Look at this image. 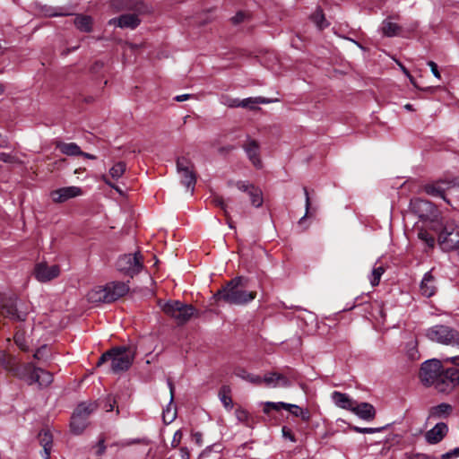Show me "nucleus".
<instances>
[{
    "instance_id": "obj_1",
    "label": "nucleus",
    "mask_w": 459,
    "mask_h": 459,
    "mask_svg": "<svg viewBox=\"0 0 459 459\" xmlns=\"http://www.w3.org/2000/svg\"><path fill=\"white\" fill-rule=\"evenodd\" d=\"M248 280L243 276H237L226 282L212 296V303L217 305L244 306L254 300L256 292L248 290Z\"/></svg>"
},
{
    "instance_id": "obj_2",
    "label": "nucleus",
    "mask_w": 459,
    "mask_h": 459,
    "mask_svg": "<svg viewBox=\"0 0 459 459\" xmlns=\"http://www.w3.org/2000/svg\"><path fill=\"white\" fill-rule=\"evenodd\" d=\"M6 368L13 376L25 381L30 385L37 384L39 388H45L53 382V375L50 372L36 367L32 362L22 365H10L6 366Z\"/></svg>"
},
{
    "instance_id": "obj_3",
    "label": "nucleus",
    "mask_w": 459,
    "mask_h": 459,
    "mask_svg": "<svg viewBox=\"0 0 459 459\" xmlns=\"http://www.w3.org/2000/svg\"><path fill=\"white\" fill-rule=\"evenodd\" d=\"M429 340L447 346L459 347V332L448 325H437L426 332Z\"/></svg>"
},
{
    "instance_id": "obj_4",
    "label": "nucleus",
    "mask_w": 459,
    "mask_h": 459,
    "mask_svg": "<svg viewBox=\"0 0 459 459\" xmlns=\"http://www.w3.org/2000/svg\"><path fill=\"white\" fill-rule=\"evenodd\" d=\"M437 244L445 252L459 248V223L455 220L446 221L437 237Z\"/></svg>"
},
{
    "instance_id": "obj_5",
    "label": "nucleus",
    "mask_w": 459,
    "mask_h": 459,
    "mask_svg": "<svg viewBox=\"0 0 459 459\" xmlns=\"http://www.w3.org/2000/svg\"><path fill=\"white\" fill-rule=\"evenodd\" d=\"M98 408L96 402H83L76 407L71 418V430L75 434L82 433L88 425V418Z\"/></svg>"
},
{
    "instance_id": "obj_6",
    "label": "nucleus",
    "mask_w": 459,
    "mask_h": 459,
    "mask_svg": "<svg viewBox=\"0 0 459 459\" xmlns=\"http://www.w3.org/2000/svg\"><path fill=\"white\" fill-rule=\"evenodd\" d=\"M135 356L133 346H120L111 349V368L114 372L126 370L132 365Z\"/></svg>"
},
{
    "instance_id": "obj_7",
    "label": "nucleus",
    "mask_w": 459,
    "mask_h": 459,
    "mask_svg": "<svg viewBox=\"0 0 459 459\" xmlns=\"http://www.w3.org/2000/svg\"><path fill=\"white\" fill-rule=\"evenodd\" d=\"M177 173L180 182L193 194L196 183V173L193 161L186 157H179L177 160Z\"/></svg>"
},
{
    "instance_id": "obj_8",
    "label": "nucleus",
    "mask_w": 459,
    "mask_h": 459,
    "mask_svg": "<svg viewBox=\"0 0 459 459\" xmlns=\"http://www.w3.org/2000/svg\"><path fill=\"white\" fill-rule=\"evenodd\" d=\"M443 370L442 362L437 359H428L421 364L419 377L420 382L426 385H434Z\"/></svg>"
},
{
    "instance_id": "obj_9",
    "label": "nucleus",
    "mask_w": 459,
    "mask_h": 459,
    "mask_svg": "<svg viewBox=\"0 0 459 459\" xmlns=\"http://www.w3.org/2000/svg\"><path fill=\"white\" fill-rule=\"evenodd\" d=\"M158 307L160 312L166 316H195L196 313L195 308L186 303H182L179 300H158Z\"/></svg>"
},
{
    "instance_id": "obj_10",
    "label": "nucleus",
    "mask_w": 459,
    "mask_h": 459,
    "mask_svg": "<svg viewBox=\"0 0 459 459\" xmlns=\"http://www.w3.org/2000/svg\"><path fill=\"white\" fill-rule=\"evenodd\" d=\"M459 385V369L450 368L443 369L434 385L439 393H449Z\"/></svg>"
},
{
    "instance_id": "obj_11",
    "label": "nucleus",
    "mask_w": 459,
    "mask_h": 459,
    "mask_svg": "<svg viewBox=\"0 0 459 459\" xmlns=\"http://www.w3.org/2000/svg\"><path fill=\"white\" fill-rule=\"evenodd\" d=\"M117 269L133 276L143 268V256L140 253L121 255L117 262Z\"/></svg>"
},
{
    "instance_id": "obj_12",
    "label": "nucleus",
    "mask_w": 459,
    "mask_h": 459,
    "mask_svg": "<svg viewBox=\"0 0 459 459\" xmlns=\"http://www.w3.org/2000/svg\"><path fill=\"white\" fill-rule=\"evenodd\" d=\"M308 320H305L303 317L299 318L298 325L302 326L306 325L305 331L307 333H318L320 335H325L328 333V327L331 325L326 323H334V317H307Z\"/></svg>"
},
{
    "instance_id": "obj_13",
    "label": "nucleus",
    "mask_w": 459,
    "mask_h": 459,
    "mask_svg": "<svg viewBox=\"0 0 459 459\" xmlns=\"http://www.w3.org/2000/svg\"><path fill=\"white\" fill-rule=\"evenodd\" d=\"M60 272L59 265H48L43 262L37 264L34 268L35 278L40 282H48L57 278Z\"/></svg>"
},
{
    "instance_id": "obj_14",
    "label": "nucleus",
    "mask_w": 459,
    "mask_h": 459,
    "mask_svg": "<svg viewBox=\"0 0 459 459\" xmlns=\"http://www.w3.org/2000/svg\"><path fill=\"white\" fill-rule=\"evenodd\" d=\"M82 195V190L78 186H65L54 190L50 193V196L55 203H65L71 198H74Z\"/></svg>"
},
{
    "instance_id": "obj_15",
    "label": "nucleus",
    "mask_w": 459,
    "mask_h": 459,
    "mask_svg": "<svg viewBox=\"0 0 459 459\" xmlns=\"http://www.w3.org/2000/svg\"><path fill=\"white\" fill-rule=\"evenodd\" d=\"M105 287L108 303L117 300L129 291V286L121 281H112L106 284Z\"/></svg>"
},
{
    "instance_id": "obj_16",
    "label": "nucleus",
    "mask_w": 459,
    "mask_h": 459,
    "mask_svg": "<svg viewBox=\"0 0 459 459\" xmlns=\"http://www.w3.org/2000/svg\"><path fill=\"white\" fill-rule=\"evenodd\" d=\"M451 186H452V182H450V181L437 180V181H434V182L426 184L423 186V190L429 195H431L434 197H441L444 200H446L445 193H446V191L450 189Z\"/></svg>"
},
{
    "instance_id": "obj_17",
    "label": "nucleus",
    "mask_w": 459,
    "mask_h": 459,
    "mask_svg": "<svg viewBox=\"0 0 459 459\" xmlns=\"http://www.w3.org/2000/svg\"><path fill=\"white\" fill-rule=\"evenodd\" d=\"M351 411L366 421H370L376 417V410L374 406L368 403H358L355 401Z\"/></svg>"
},
{
    "instance_id": "obj_18",
    "label": "nucleus",
    "mask_w": 459,
    "mask_h": 459,
    "mask_svg": "<svg viewBox=\"0 0 459 459\" xmlns=\"http://www.w3.org/2000/svg\"><path fill=\"white\" fill-rule=\"evenodd\" d=\"M108 24L116 25L120 28L134 29L140 24V20L136 14H123L117 18L108 21Z\"/></svg>"
},
{
    "instance_id": "obj_19",
    "label": "nucleus",
    "mask_w": 459,
    "mask_h": 459,
    "mask_svg": "<svg viewBox=\"0 0 459 459\" xmlns=\"http://www.w3.org/2000/svg\"><path fill=\"white\" fill-rule=\"evenodd\" d=\"M420 291L426 298H430L437 292L436 280L431 271L424 274L420 284Z\"/></svg>"
},
{
    "instance_id": "obj_20",
    "label": "nucleus",
    "mask_w": 459,
    "mask_h": 459,
    "mask_svg": "<svg viewBox=\"0 0 459 459\" xmlns=\"http://www.w3.org/2000/svg\"><path fill=\"white\" fill-rule=\"evenodd\" d=\"M448 428L446 424L440 422L436 424L431 429L427 431L425 438L429 444H437L440 442L446 435Z\"/></svg>"
},
{
    "instance_id": "obj_21",
    "label": "nucleus",
    "mask_w": 459,
    "mask_h": 459,
    "mask_svg": "<svg viewBox=\"0 0 459 459\" xmlns=\"http://www.w3.org/2000/svg\"><path fill=\"white\" fill-rule=\"evenodd\" d=\"M16 299L0 294V316H16Z\"/></svg>"
},
{
    "instance_id": "obj_22",
    "label": "nucleus",
    "mask_w": 459,
    "mask_h": 459,
    "mask_svg": "<svg viewBox=\"0 0 459 459\" xmlns=\"http://www.w3.org/2000/svg\"><path fill=\"white\" fill-rule=\"evenodd\" d=\"M244 149L253 165L256 168H260L262 162L259 156V145L257 142L255 140H248L244 145Z\"/></svg>"
},
{
    "instance_id": "obj_23",
    "label": "nucleus",
    "mask_w": 459,
    "mask_h": 459,
    "mask_svg": "<svg viewBox=\"0 0 459 459\" xmlns=\"http://www.w3.org/2000/svg\"><path fill=\"white\" fill-rule=\"evenodd\" d=\"M112 4L117 9H131L138 12L139 13H146L150 12V8L141 0H123L122 4H117L114 1Z\"/></svg>"
},
{
    "instance_id": "obj_24",
    "label": "nucleus",
    "mask_w": 459,
    "mask_h": 459,
    "mask_svg": "<svg viewBox=\"0 0 459 459\" xmlns=\"http://www.w3.org/2000/svg\"><path fill=\"white\" fill-rule=\"evenodd\" d=\"M15 318L18 319L19 325H17L18 330L14 334V342L22 351H28L30 350V344L26 336V330L21 328L24 320H22V317Z\"/></svg>"
},
{
    "instance_id": "obj_25",
    "label": "nucleus",
    "mask_w": 459,
    "mask_h": 459,
    "mask_svg": "<svg viewBox=\"0 0 459 459\" xmlns=\"http://www.w3.org/2000/svg\"><path fill=\"white\" fill-rule=\"evenodd\" d=\"M411 208L419 217L423 218L431 212L432 204L429 201L418 198L411 201Z\"/></svg>"
},
{
    "instance_id": "obj_26",
    "label": "nucleus",
    "mask_w": 459,
    "mask_h": 459,
    "mask_svg": "<svg viewBox=\"0 0 459 459\" xmlns=\"http://www.w3.org/2000/svg\"><path fill=\"white\" fill-rule=\"evenodd\" d=\"M87 299L93 304L108 303L105 286H96L87 294Z\"/></svg>"
},
{
    "instance_id": "obj_27",
    "label": "nucleus",
    "mask_w": 459,
    "mask_h": 459,
    "mask_svg": "<svg viewBox=\"0 0 459 459\" xmlns=\"http://www.w3.org/2000/svg\"><path fill=\"white\" fill-rule=\"evenodd\" d=\"M38 438L39 444L43 447V456L45 459H48L50 455V451L52 448L53 437L48 429H42L39 435Z\"/></svg>"
},
{
    "instance_id": "obj_28",
    "label": "nucleus",
    "mask_w": 459,
    "mask_h": 459,
    "mask_svg": "<svg viewBox=\"0 0 459 459\" xmlns=\"http://www.w3.org/2000/svg\"><path fill=\"white\" fill-rule=\"evenodd\" d=\"M332 399L336 406L348 411L351 410L355 403V400L351 399L348 394L338 391H334L332 394Z\"/></svg>"
},
{
    "instance_id": "obj_29",
    "label": "nucleus",
    "mask_w": 459,
    "mask_h": 459,
    "mask_svg": "<svg viewBox=\"0 0 459 459\" xmlns=\"http://www.w3.org/2000/svg\"><path fill=\"white\" fill-rule=\"evenodd\" d=\"M453 411V407L446 403L433 406L429 410V417L434 419H442L448 417Z\"/></svg>"
},
{
    "instance_id": "obj_30",
    "label": "nucleus",
    "mask_w": 459,
    "mask_h": 459,
    "mask_svg": "<svg viewBox=\"0 0 459 459\" xmlns=\"http://www.w3.org/2000/svg\"><path fill=\"white\" fill-rule=\"evenodd\" d=\"M57 148L63 154L68 156H77L82 153L81 148L75 143H61L57 144Z\"/></svg>"
},
{
    "instance_id": "obj_31",
    "label": "nucleus",
    "mask_w": 459,
    "mask_h": 459,
    "mask_svg": "<svg viewBox=\"0 0 459 459\" xmlns=\"http://www.w3.org/2000/svg\"><path fill=\"white\" fill-rule=\"evenodd\" d=\"M381 30L385 36L394 37L398 34L400 27L398 24L386 19L382 23Z\"/></svg>"
},
{
    "instance_id": "obj_32",
    "label": "nucleus",
    "mask_w": 459,
    "mask_h": 459,
    "mask_svg": "<svg viewBox=\"0 0 459 459\" xmlns=\"http://www.w3.org/2000/svg\"><path fill=\"white\" fill-rule=\"evenodd\" d=\"M285 410L289 411L296 417H300L304 421H308L310 420L309 411L307 410H303L296 404L287 403Z\"/></svg>"
},
{
    "instance_id": "obj_33",
    "label": "nucleus",
    "mask_w": 459,
    "mask_h": 459,
    "mask_svg": "<svg viewBox=\"0 0 459 459\" xmlns=\"http://www.w3.org/2000/svg\"><path fill=\"white\" fill-rule=\"evenodd\" d=\"M236 375H237V377H240L241 379L247 381L253 385H262V377L260 376L249 373L245 369H238L236 372Z\"/></svg>"
},
{
    "instance_id": "obj_34",
    "label": "nucleus",
    "mask_w": 459,
    "mask_h": 459,
    "mask_svg": "<svg viewBox=\"0 0 459 459\" xmlns=\"http://www.w3.org/2000/svg\"><path fill=\"white\" fill-rule=\"evenodd\" d=\"M74 24L80 30L89 32L91 30L92 21L90 16L80 15L74 19Z\"/></svg>"
},
{
    "instance_id": "obj_35",
    "label": "nucleus",
    "mask_w": 459,
    "mask_h": 459,
    "mask_svg": "<svg viewBox=\"0 0 459 459\" xmlns=\"http://www.w3.org/2000/svg\"><path fill=\"white\" fill-rule=\"evenodd\" d=\"M271 102V100L265 99L264 97L247 98L242 100H239V107L249 108L253 109L255 108V104H268Z\"/></svg>"
},
{
    "instance_id": "obj_36",
    "label": "nucleus",
    "mask_w": 459,
    "mask_h": 459,
    "mask_svg": "<svg viewBox=\"0 0 459 459\" xmlns=\"http://www.w3.org/2000/svg\"><path fill=\"white\" fill-rule=\"evenodd\" d=\"M311 19L317 28L323 30L328 27L329 23L326 22L323 10L317 8L312 14Z\"/></svg>"
},
{
    "instance_id": "obj_37",
    "label": "nucleus",
    "mask_w": 459,
    "mask_h": 459,
    "mask_svg": "<svg viewBox=\"0 0 459 459\" xmlns=\"http://www.w3.org/2000/svg\"><path fill=\"white\" fill-rule=\"evenodd\" d=\"M126 169V164L124 161H118L111 167L108 174L113 179H118L124 175Z\"/></svg>"
},
{
    "instance_id": "obj_38",
    "label": "nucleus",
    "mask_w": 459,
    "mask_h": 459,
    "mask_svg": "<svg viewBox=\"0 0 459 459\" xmlns=\"http://www.w3.org/2000/svg\"><path fill=\"white\" fill-rule=\"evenodd\" d=\"M248 195L250 197L251 204L255 207L258 208L262 206L264 199L261 189L254 186V187L251 188V191L249 192Z\"/></svg>"
},
{
    "instance_id": "obj_39",
    "label": "nucleus",
    "mask_w": 459,
    "mask_h": 459,
    "mask_svg": "<svg viewBox=\"0 0 459 459\" xmlns=\"http://www.w3.org/2000/svg\"><path fill=\"white\" fill-rule=\"evenodd\" d=\"M230 389L229 386H222L220 391V399L221 403H223L224 407L228 410H230L232 408V399L230 395Z\"/></svg>"
},
{
    "instance_id": "obj_40",
    "label": "nucleus",
    "mask_w": 459,
    "mask_h": 459,
    "mask_svg": "<svg viewBox=\"0 0 459 459\" xmlns=\"http://www.w3.org/2000/svg\"><path fill=\"white\" fill-rule=\"evenodd\" d=\"M263 384L267 387H278V373L270 372L265 374L264 377H262V385Z\"/></svg>"
},
{
    "instance_id": "obj_41",
    "label": "nucleus",
    "mask_w": 459,
    "mask_h": 459,
    "mask_svg": "<svg viewBox=\"0 0 459 459\" xmlns=\"http://www.w3.org/2000/svg\"><path fill=\"white\" fill-rule=\"evenodd\" d=\"M212 203L216 205V206H219L221 207L223 212H224V214L227 218V223L229 224V226L230 228H233V225H232V221H231V218L230 216L229 215V212H228V207H227V204H225L223 198L221 196H214L212 198Z\"/></svg>"
},
{
    "instance_id": "obj_42",
    "label": "nucleus",
    "mask_w": 459,
    "mask_h": 459,
    "mask_svg": "<svg viewBox=\"0 0 459 459\" xmlns=\"http://www.w3.org/2000/svg\"><path fill=\"white\" fill-rule=\"evenodd\" d=\"M286 406H287V403H283V402H278V403L265 402L264 403L263 411L265 414H269L272 410L280 411L281 409H286Z\"/></svg>"
},
{
    "instance_id": "obj_43",
    "label": "nucleus",
    "mask_w": 459,
    "mask_h": 459,
    "mask_svg": "<svg viewBox=\"0 0 459 459\" xmlns=\"http://www.w3.org/2000/svg\"><path fill=\"white\" fill-rule=\"evenodd\" d=\"M385 273V269L382 266H378L373 269L371 275L369 276V281L372 286H377L379 284L381 276Z\"/></svg>"
},
{
    "instance_id": "obj_44",
    "label": "nucleus",
    "mask_w": 459,
    "mask_h": 459,
    "mask_svg": "<svg viewBox=\"0 0 459 459\" xmlns=\"http://www.w3.org/2000/svg\"><path fill=\"white\" fill-rule=\"evenodd\" d=\"M303 191H304V195H305V208H306V212L304 214V216L302 218L299 219V225H302L306 220L307 217L310 216L311 214L309 213V208H310V198H309V195H308V191L307 189V187H304L303 188Z\"/></svg>"
},
{
    "instance_id": "obj_45",
    "label": "nucleus",
    "mask_w": 459,
    "mask_h": 459,
    "mask_svg": "<svg viewBox=\"0 0 459 459\" xmlns=\"http://www.w3.org/2000/svg\"><path fill=\"white\" fill-rule=\"evenodd\" d=\"M420 239L424 241L429 247H433L435 244V238L426 230H420L418 233Z\"/></svg>"
},
{
    "instance_id": "obj_46",
    "label": "nucleus",
    "mask_w": 459,
    "mask_h": 459,
    "mask_svg": "<svg viewBox=\"0 0 459 459\" xmlns=\"http://www.w3.org/2000/svg\"><path fill=\"white\" fill-rule=\"evenodd\" d=\"M33 358L36 359V360H45L47 359L48 358V346L47 345H42L40 346L39 348H38L34 354H33Z\"/></svg>"
},
{
    "instance_id": "obj_47",
    "label": "nucleus",
    "mask_w": 459,
    "mask_h": 459,
    "mask_svg": "<svg viewBox=\"0 0 459 459\" xmlns=\"http://www.w3.org/2000/svg\"><path fill=\"white\" fill-rule=\"evenodd\" d=\"M385 428H360L357 426H351V429L357 433H362V434H373L376 432H379Z\"/></svg>"
},
{
    "instance_id": "obj_48",
    "label": "nucleus",
    "mask_w": 459,
    "mask_h": 459,
    "mask_svg": "<svg viewBox=\"0 0 459 459\" xmlns=\"http://www.w3.org/2000/svg\"><path fill=\"white\" fill-rule=\"evenodd\" d=\"M235 414H236V417L238 421L243 422L247 425H249L248 420H249L250 415L246 410L238 408L236 410Z\"/></svg>"
},
{
    "instance_id": "obj_49",
    "label": "nucleus",
    "mask_w": 459,
    "mask_h": 459,
    "mask_svg": "<svg viewBox=\"0 0 459 459\" xmlns=\"http://www.w3.org/2000/svg\"><path fill=\"white\" fill-rule=\"evenodd\" d=\"M162 418H163L164 423H166V424L171 423L176 418L175 410L172 411L170 407H168L166 410L163 411Z\"/></svg>"
},
{
    "instance_id": "obj_50",
    "label": "nucleus",
    "mask_w": 459,
    "mask_h": 459,
    "mask_svg": "<svg viewBox=\"0 0 459 459\" xmlns=\"http://www.w3.org/2000/svg\"><path fill=\"white\" fill-rule=\"evenodd\" d=\"M236 187L242 191V192H245L247 193V195L249 194V192L251 191V188L254 187V185L252 184H249L247 181H238L236 184H235Z\"/></svg>"
},
{
    "instance_id": "obj_51",
    "label": "nucleus",
    "mask_w": 459,
    "mask_h": 459,
    "mask_svg": "<svg viewBox=\"0 0 459 459\" xmlns=\"http://www.w3.org/2000/svg\"><path fill=\"white\" fill-rule=\"evenodd\" d=\"M221 103L229 108L239 107V100L238 99H230L228 97H222Z\"/></svg>"
},
{
    "instance_id": "obj_52",
    "label": "nucleus",
    "mask_w": 459,
    "mask_h": 459,
    "mask_svg": "<svg viewBox=\"0 0 459 459\" xmlns=\"http://www.w3.org/2000/svg\"><path fill=\"white\" fill-rule=\"evenodd\" d=\"M290 385V381L282 374L278 373V387H288Z\"/></svg>"
},
{
    "instance_id": "obj_53",
    "label": "nucleus",
    "mask_w": 459,
    "mask_h": 459,
    "mask_svg": "<svg viewBox=\"0 0 459 459\" xmlns=\"http://www.w3.org/2000/svg\"><path fill=\"white\" fill-rule=\"evenodd\" d=\"M428 65L429 66L433 75L437 78V79H440L441 78V74L437 69V65L434 62V61H429L428 62Z\"/></svg>"
},
{
    "instance_id": "obj_54",
    "label": "nucleus",
    "mask_w": 459,
    "mask_h": 459,
    "mask_svg": "<svg viewBox=\"0 0 459 459\" xmlns=\"http://www.w3.org/2000/svg\"><path fill=\"white\" fill-rule=\"evenodd\" d=\"M182 432L181 430H177L175 433H174V436H173V439L171 441V445L173 447H177L179 444H180V441L182 439Z\"/></svg>"
},
{
    "instance_id": "obj_55",
    "label": "nucleus",
    "mask_w": 459,
    "mask_h": 459,
    "mask_svg": "<svg viewBox=\"0 0 459 459\" xmlns=\"http://www.w3.org/2000/svg\"><path fill=\"white\" fill-rule=\"evenodd\" d=\"M102 180L105 182V184H107L108 186H109L110 187H112L113 189H115L117 192H118L120 195L123 194L122 190L117 186H116L115 184H113L108 176L106 175H103L101 177Z\"/></svg>"
},
{
    "instance_id": "obj_56",
    "label": "nucleus",
    "mask_w": 459,
    "mask_h": 459,
    "mask_svg": "<svg viewBox=\"0 0 459 459\" xmlns=\"http://www.w3.org/2000/svg\"><path fill=\"white\" fill-rule=\"evenodd\" d=\"M108 359H111V350L106 351L105 353H103L101 355V357L100 358L98 363H97V366L100 367L101 366L103 363H105Z\"/></svg>"
},
{
    "instance_id": "obj_57",
    "label": "nucleus",
    "mask_w": 459,
    "mask_h": 459,
    "mask_svg": "<svg viewBox=\"0 0 459 459\" xmlns=\"http://www.w3.org/2000/svg\"><path fill=\"white\" fill-rule=\"evenodd\" d=\"M281 432L285 438H289L290 441L295 442L296 439L289 428L283 427Z\"/></svg>"
},
{
    "instance_id": "obj_58",
    "label": "nucleus",
    "mask_w": 459,
    "mask_h": 459,
    "mask_svg": "<svg viewBox=\"0 0 459 459\" xmlns=\"http://www.w3.org/2000/svg\"><path fill=\"white\" fill-rule=\"evenodd\" d=\"M456 456H459V448H455L454 450L442 455L441 457L442 459H450Z\"/></svg>"
},
{
    "instance_id": "obj_59",
    "label": "nucleus",
    "mask_w": 459,
    "mask_h": 459,
    "mask_svg": "<svg viewBox=\"0 0 459 459\" xmlns=\"http://www.w3.org/2000/svg\"><path fill=\"white\" fill-rule=\"evenodd\" d=\"M411 345V348L408 351V355L411 359H416L418 358V351L416 350L415 344L413 342L410 343Z\"/></svg>"
},
{
    "instance_id": "obj_60",
    "label": "nucleus",
    "mask_w": 459,
    "mask_h": 459,
    "mask_svg": "<svg viewBox=\"0 0 459 459\" xmlns=\"http://www.w3.org/2000/svg\"><path fill=\"white\" fill-rule=\"evenodd\" d=\"M0 160L4 162H13L14 160V157L9 153L2 152L0 153Z\"/></svg>"
},
{
    "instance_id": "obj_61",
    "label": "nucleus",
    "mask_w": 459,
    "mask_h": 459,
    "mask_svg": "<svg viewBox=\"0 0 459 459\" xmlns=\"http://www.w3.org/2000/svg\"><path fill=\"white\" fill-rule=\"evenodd\" d=\"M106 450V446L104 445V439H100L98 443V448L96 451V454L98 455H102Z\"/></svg>"
},
{
    "instance_id": "obj_62",
    "label": "nucleus",
    "mask_w": 459,
    "mask_h": 459,
    "mask_svg": "<svg viewBox=\"0 0 459 459\" xmlns=\"http://www.w3.org/2000/svg\"><path fill=\"white\" fill-rule=\"evenodd\" d=\"M444 362H450L453 365L459 367V356L446 358L444 359Z\"/></svg>"
},
{
    "instance_id": "obj_63",
    "label": "nucleus",
    "mask_w": 459,
    "mask_h": 459,
    "mask_svg": "<svg viewBox=\"0 0 459 459\" xmlns=\"http://www.w3.org/2000/svg\"><path fill=\"white\" fill-rule=\"evenodd\" d=\"M245 15L242 13H237L234 17H232V22L237 24L244 21Z\"/></svg>"
},
{
    "instance_id": "obj_64",
    "label": "nucleus",
    "mask_w": 459,
    "mask_h": 459,
    "mask_svg": "<svg viewBox=\"0 0 459 459\" xmlns=\"http://www.w3.org/2000/svg\"><path fill=\"white\" fill-rule=\"evenodd\" d=\"M180 457H181V459H189L190 458V454L186 447L180 448Z\"/></svg>"
}]
</instances>
